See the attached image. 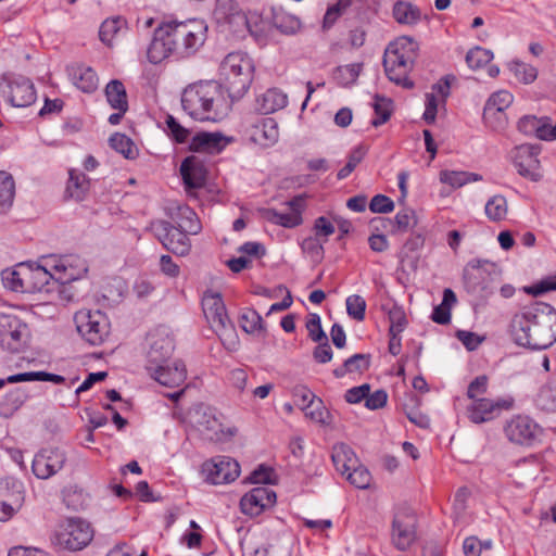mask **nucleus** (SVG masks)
I'll return each instance as SVG.
<instances>
[{"label":"nucleus","mask_w":556,"mask_h":556,"mask_svg":"<svg viewBox=\"0 0 556 556\" xmlns=\"http://www.w3.org/2000/svg\"><path fill=\"white\" fill-rule=\"evenodd\" d=\"M514 342L531 350H545L556 341V309L534 302L516 313L509 325Z\"/></svg>","instance_id":"1"},{"label":"nucleus","mask_w":556,"mask_h":556,"mask_svg":"<svg viewBox=\"0 0 556 556\" xmlns=\"http://www.w3.org/2000/svg\"><path fill=\"white\" fill-rule=\"evenodd\" d=\"M231 104L220 84L214 80L189 85L181 94L184 111L201 122L223 119L230 112Z\"/></svg>","instance_id":"2"},{"label":"nucleus","mask_w":556,"mask_h":556,"mask_svg":"<svg viewBox=\"0 0 556 556\" xmlns=\"http://www.w3.org/2000/svg\"><path fill=\"white\" fill-rule=\"evenodd\" d=\"M418 50L417 41L408 36H401L388 45L383 55V67L392 83L406 89L414 87L408 75L418 56Z\"/></svg>","instance_id":"3"},{"label":"nucleus","mask_w":556,"mask_h":556,"mask_svg":"<svg viewBox=\"0 0 556 556\" xmlns=\"http://www.w3.org/2000/svg\"><path fill=\"white\" fill-rule=\"evenodd\" d=\"M254 62L244 52L228 53L219 66L223 90L232 102L241 99L250 89L254 76Z\"/></svg>","instance_id":"4"},{"label":"nucleus","mask_w":556,"mask_h":556,"mask_svg":"<svg viewBox=\"0 0 556 556\" xmlns=\"http://www.w3.org/2000/svg\"><path fill=\"white\" fill-rule=\"evenodd\" d=\"M202 309L210 327L219 337L223 345L228 351H236L239 345V339L235 326L227 314L222 294L206 291L202 298Z\"/></svg>","instance_id":"5"},{"label":"nucleus","mask_w":556,"mask_h":556,"mask_svg":"<svg viewBox=\"0 0 556 556\" xmlns=\"http://www.w3.org/2000/svg\"><path fill=\"white\" fill-rule=\"evenodd\" d=\"M187 419L188 424L205 441L225 442L237 433L236 428L224 427L215 408L204 404L192 406L188 412Z\"/></svg>","instance_id":"6"},{"label":"nucleus","mask_w":556,"mask_h":556,"mask_svg":"<svg viewBox=\"0 0 556 556\" xmlns=\"http://www.w3.org/2000/svg\"><path fill=\"white\" fill-rule=\"evenodd\" d=\"M177 52L191 53L198 50L206 39L207 26L203 20L190 18L184 22L164 23Z\"/></svg>","instance_id":"7"},{"label":"nucleus","mask_w":556,"mask_h":556,"mask_svg":"<svg viewBox=\"0 0 556 556\" xmlns=\"http://www.w3.org/2000/svg\"><path fill=\"white\" fill-rule=\"evenodd\" d=\"M0 92L11 105L16 108L28 106L36 100L34 84L20 75L3 74L0 78Z\"/></svg>","instance_id":"8"},{"label":"nucleus","mask_w":556,"mask_h":556,"mask_svg":"<svg viewBox=\"0 0 556 556\" xmlns=\"http://www.w3.org/2000/svg\"><path fill=\"white\" fill-rule=\"evenodd\" d=\"M55 543L68 551H80L93 538L90 525L81 519H68L55 532Z\"/></svg>","instance_id":"9"},{"label":"nucleus","mask_w":556,"mask_h":556,"mask_svg":"<svg viewBox=\"0 0 556 556\" xmlns=\"http://www.w3.org/2000/svg\"><path fill=\"white\" fill-rule=\"evenodd\" d=\"M47 266L52 269L53 285H65L83 278L88 266L84 258L78 255H49L47 256Z\"/></svg>","instance_id":"10"},{"label":"nucleus","mask_w":556,"mask_h":556,"mask_svg":"<svg viewBox=\"0 0 556 556\" xmlns=\"http://www.w3.org/2000/svg\"><path fill=\"white\" fill-rule=\"evenodd\" d=\"M77 331L91 345L101 344L109 334V321L100 311L81 309L74 317Z\"/></svg>","instance_id":"11"},{"label":"nucleus","mask_w":556,"mask_h":556,"mask_svg":"<svg viewBox=\"0 0 556 556\" xmlns=\"http://www.w3.org/2000/svg\"><path fill=\"white\" fill-rule=\"evenodd\" d=\"M29 338L25 323L13 315L0 314V348L10 352L24 349Z\"/></svg>","instance_id":"12"},{"label":"nucleus","mask_w":556,"mask_h":556,"mask_svg":"<svg viewBox=\"0 0 556 556\" xmlns=\"http://www.w3.org/2000/svg\"><path fill=\"white\" fill-rule=\"evenodd\" d=\"M150 229L168 251L181 256L189 253L191 243L188 232L182 231L166 220L152 222Z\"/></svg>","instance_id":"13"},{"label":"nucleus","mask_w":556,"mask_h":556,"mask_svg":"<svg viewBox=\"0 0 556 556\" xmlns=\"http://www.w3.org/2000/svg\"><path fill=\"white\" fill-rule=\"evenodd\" d=\"M213 14L216 22L233 35L242 36L249 29L247 15L235 0H216Z\"/></svg>","instance_id":"14"},{"label":"nucleus","mask_w":556,"mask_h":556,"mask_svg":"<svg viewBox=\"0 0 556 556\" xmlns=\"http://www.w3.org/2000/svg\"><path fill=\"white\" fill-rule=\"evenodd\" d=\"M541 432L538 424L526 415H515L504 426L505 437L511 443L530 445Z\"/></svg>","instance_id":"15"},{"label":"nucleus","mask_w":556,"mask_h":556,"mask_svg":"<svg viewBox=\"0 0 556 556\" xmlns=\"http://www.w3.org/2000/svg\"><path fill=\"white\" fill-rule=\"evenodd\" d=\"M514 101V96L507 90H498L490 96L484 110L483 119L494 130L504 129L507 125L505 110Z\"/></svg>","instance_id":"16"},{"label":"nucleus","mask_w":556,"mask_h":556,"mask_svg":"<svg viewBox=\"0 0 556 556\" xmlns=\"http://www.w3.org/2000/svg\"><path fill=\"white\" fill-rule=\"evenodd\" d=\"M22 276L25 280V293H49L52 290L50 283L53 281V275L52 269L47 266V256L41 257L38 264L25 262V273Z\"/></svg>","instance_id":"17"},{"label":"nucleus","mask_w":556,"mask_h":556,"mask_svg":"<svg viewBox=\"0 0 556 556\" xmlns=\"http://www.w3.org/2000/svg\"><path fill=\"white\" fill-rule=\"evenodd\" d=\"M203 472L213 484H223L235 481L240 475L237 460L228 456H216L203 464Z\"/></svg>","instance_id":"18"},{"label":"nucleus","mask_w":556,"mask_h":556,"mask_svg":"<svg viewBox=\"0 0 556 556\" xmlns=\"http://www.w3.org/2000/svg\"><path fill=\"white\" fill-rule=\"evenodd\" d=\"M513 399H477L468 406V418L475 424L488 422L496 418L503 410L513 407Z\"/></svg>","instance_id":"19"},{"label":"nucleus","mask_w":556,"mask_h":556,"mask_svg":"<svg viewBox=\"0 0 556 556\" xmlns=\"http://www.w3.org/2000/svg\"><path fill=\"white\" fill-rule=\"evenodd\" d=\"M66 462V454L61 448H45L38 452L31 464L34 475L38 479H48L58 473Z\"/></svg>","instance_id":"20"},{"label":"nucleus","mask_w":556,"mask_h":556,"mask_svg":"<svg viewBox=\"0 0 556 556\" xmlns=\"http://www.w3.org/2000/svg\"><path fill=\"white\" fill-rule=\"evenodd\" d=\"M497 266L489 261H471L464 269V281L472 292L483 291L488 288L486 278L498 275Z\"/></svg>","instance_id":"21"},{"label":"nucleus","mask_w":556,"mask_h":556,"mask_svg":"<svg viewBox=\"0 0 556 556\" xmlns=\"http://www.w3.org/2000/svg\"><path fill=\"white\" fill-rule=\"evenodd\" d=\"M511 160L519 175L532 181L542 178L538 151L528 144L516 147L511 152Z\"/></svg>","instance_id":"22"},{"label":"nucleus","mask_w":556,"mask_h":556,"mask_svg":"<svg viewBox=\"0 0 556 556\" xmlns=\"http://www.w3.org/2000/svg\"><path fill=\"white\" fill-rule=\"evenodd\" d=\"M416 518L410 513H399L392 522V542L400 551L407 549L416 539Z\"/></svg>","instance_id":"23"},{"label":"nucleus","mask_w":556,"mask_h":556,"mask_svg":"<svg viewBox=\"0 0 556 556\" xmlns=\"http://www.w3.org/2000/svg\"><path fill=\"white\" fill-rule=\"evenodd\" d=\"M147 369L155 381L168 388L181 386L187 378L186 365L181 361H174L172 365L167 363L153 365Z\"/></svg>","instance_id":"24"},{"label":"nucleus","mask_w":556,"mask_h":556,"mask_svg":"<svg viewBox=\"0 0 556 556\" xmlns=\"http://www.w3.org/2000/svg\"><path fill=\"white\" fill-rule=\"evenodd\" d=\"M276 502V493L266 486H257L247 493L240 501L241 510L249 516L260 515L264 508Z\"/></svg>","instance_id":"25"},{"label":"nucleus","mask_w":556,"mask_h":556,"mask_svg":"<svg viewBox=\"0 0 556 556\" xmlns=\"http://www.w3.org/2000/svg\"><path fill=\"white\" fill-rule=\"evenodd\" d=\"M231 138L226 137L218 131H200L192 137L190 150L193 152L217 154L222 152L231 142Z\"/></svg>","instance_id":"26"},{"label":"nucleus","mask_w":556,"mask_h":556,"mask_svg":"<svg viewBox=\"0 0 556 556\" xmlns=\"http://www.w3.org/2000/svg\"><path fill=\"white\" fill-rule=\"evenodd\" d=\"M149 340L147 367L167 363L174 351L173 338L164 332H155L150 334Z\"/></svg>","instance_id":"27"},{"label":"nucleus","mask_w":556,"mask_h":556,"mask_svg":"<svg viewBox=\"0 0 556 556\" xmlns=\"http://www.w3.org/2000/svg\"><path fill=\"white\" fill-rule=\"evenodd\" d=\"M177 51L175 42L162 24L154 31V37L148 48L147 55L151 63L157 64L168 58L173 52Z\"/></svg>","instance_id":"28"},{"label":"nucleus","mask_w":556,"mask_h":556,"mask_svg":"<svg viewBox=\"0 0 556 556\" xmlns=\"http://www.w3.org/2000/svg\"><path fill=\"white\" fill-rule=\"evenodd\" d=\"M180 175L182 177L186 190L202 188L206 181V169L203 162L194 156L186 157L180 165Z\"/></svg>","instance_id":"29"},{"label":"nucleus","mask_w":556,"mask_h":556,"mask_svg":"<svg viewBox=\"0 0 556 556\" xmlns=\"http://www.w3.org/2000/svg\"><path fill=\"white\" fill-rule=\"evenodd\" d=\"M288 204L290 205L289 212L279 213L274 208H266L262 212L263 218L273 224L281 225L288 228L299 226L302 223L300 211L301 199L295 198L291 200Z\"/></svg>","instance_id":"30"},{"label":"nucleus","mask_w":556,"mask_h":556,"mask_svg":"<svg viewBox=\"0 0 556 556\" xmlns=\"http://www.w3.org/2000/svg\"><path fill=\"white\" fill-rule=\"evenodd\" d=\"M67 74L72 84L83 92L91 93L98 88V76L89 66L81 64L68 66Z\"/></svg>","instance_id":"31"},{"label":"nucleus","mask_w":556,"mask_h":556,"mask_svg":"<svg viewBox=\"0 0 556 556\" xmlns=\"http://www.w3.org/2000/svg\"><path fill=\"white\" fill-rule=\"evenodd\" d=\"M251 139L262 146L271 147L279 139V128L277 122L271 117L262 118L251 128Z\"/></svg>","instance_id":"32"},{"label":"nucleus","mask_w":556,"mask_h":556,"mask_svg":"<svg viewBox=\"0 0 556 556\" xmlns=\"http://www.w3.org/2000/svg\"><path fill=\"white\" fill-rule=\"evenodd\" d=\"M288 104V96L279 88H269L256 98V109L263 114H270Z\"/></svg>","instance_id":"33"},{"label":"nucleus","mask_w":556,"mask_h":556,"mask_svg":"<svg viewBox=\"0 0 556 556\" xmlns=\"http://www.w3.org/2000/svg\"><path fill=\"white\" fill-rule=\"evenodd\" d=\"M331 458L337 471L342 476L355 468L359 462L354 451L344 443L333 445Z\"/></svg>","instance_id":"34"},{"label":"nucleus","mask_w":556,"mask_h":556,"mask_svg":"<svg viewBox=\"0 0 556 556\" xmlns=\"http://www.w3.org/2000/svg\"><path fill=\"white\" fill-rule=\"evenodd\" d=\"M172 219L177 224V228L190 235H197L201 230L200 220L195 212L187 205L177 207V212L170 215Z\"/></svg>","instance_id":"35"},{"label":"nucleus","mask_w":556,"mask_h":556,"mask_svg":"<svg viewBox=\"0 0 556 556\" xmlns=\"http://www.w3.org/2000/svg\"><path fill=\"white\" fill-rule=\"evenodd\" d=\"M0 501L8 502L14 507H22L24 502L23 484L13 478L0 480Z\"/></svg>","instance_id":"36"},{"label":"nucleus","mask_w":556,"mask_h":556,"mask_svg":"<svg viewBox=\"0 0 556 556\" xmlns=\"http://www.w3.org/2000/svg\"><path fill=\"white\" fill-rule=\"evenodd\" d=\"M28 399V393L22 388L9 391L0 402V416L10 418L17 412Z\"/></svg>","instance_id":"37"},{"label":"nucleus","mask_w":556,"mask_h":556,"mask_svg":"<svg viewBox=\"0 0 556 556\" xmlns=\"http://www.w3.org/2000/svg\"><path fill=\"white\" fill-rule=\"evenodd\" d=\"M25 381H50L56 384L63 383L65 378L60 375L46 371H29L9 376L7 379H0V389L8 383H17Z\"/></svg>","instance_id":"38"},{"label":"nucleus","mask_w":556,"mask_h":556,"mask_svg":"<svg viewBox=\"0 0 556 556\" xmlns=\"http://www.w3.org/2000/svg\"><path fill=\"white\" fill-rule=\"evenodd\" d=\"M105 97L112 109L117 111L128 110L127 93L122 81L111 80L105 87Z\"/></svg>","instance_id":"39"},{"label":"nucleus","mask_w":556,"mask_h":556,"mask_svg":"<svg viewBox=\"0 0 556 556\" xmlns=\"http://www.w3.org/2000/svg\"><path fill=\"white\" fill-rule=\"evenodd\" d=\"M393 17L400 24L415 25L420 21V10L410 2L397 1L393 5Z\"/></svg>","instance_id":"40"},{"label":"nucleus","mask_w":556,"mask_h":556,"mask_svg":"<svg viewBox=\"0 0 556 556\" xmlns=\"http://www.w3.org/2000/svg\"><path fill=\"white\" fill-rule=\"evenodd\" d=\"M482 180V176L477 173L465 170H441L440 181L452 188H460L467 184Z\"/></svg>","instance_id":"41"},{"label":"nucleus","mask_w":556,"mask_h":556,"mask_svg":"<svg viewBox=\"0 0 556 556\" xmlns=\"http://www.w3.org/2000/svg\"><path fill=\"white\" fill-rule=\"evenodd\" d=\"M25 273V262L16 264L12 268H7L1 273V279L3 286L14 292H24V277L22 274Z\"/></svg>","instance_id":"42"},{"label":"nucleus","mask_w":556,"mask_h":556,"mask_svg":"<svg viewBox=\"0 0 556 556\" xmlns=\"http://www.w3.org/2000/svg\"><path fill=\"white\" fill-rule=\"evenodd\" d=\"M370 356L368 354H354L344 364L333 370L337 378H342L350 372H363L369 368Z\"/></svg>","instance_id":"43"},{"label":"nucleus","mask_w":556,"mask_h":556,"mask_svg":"<svg viewBox=\"0 0 556 556\" xmlns=\"http://www.w3.org/2000/svg\"><path fill=\"white\" fill-rule=\"evenodd\" d=\"M484 213L491 222L497 223L504 220L508 214L506 198L502 194L491 197L484 205Z\"/></svg>","instance_id":"44"},{"label":"nucleus","mask_w":556,"mask_h":556,"mask_svg":"<svg viewBox=\"0 0 556 556\" xmlns=\"http://www.w3.org/2000/svg\"><path fill=\"white\" fill-rule=\"evenodd\" d=\"M15 198V181L13 176L0 170V208L7 212L11 208Z\"/></svg>","instance_id":"45"},{"label":"nucleus","mask_w":556,"mask_h":556,"mask_svg":"<svg viewBox=\"0 0 556 556\" xmlns=\"http://www.w3.org/2000/svg\"><path fill=\"white\" fill-rule=\"evenodd\" d=\"M89 190V181L84 174H77L74 170L70 172V179L66 186V194L76 200H84Z\"/></svg>","instance_id":"46"},{"label":"nucleus","mask_w":556,"mask_h":556,"mask_svg":"<svg viewBox=\"0 0 556 556\" xmlns=\"http://www.w3.org/2000/svg\"><path fill=\"white\" fill-rule=\"evenodd\" d=\"M110 146L125 159L134 160L138 155V149L132 140L124 134L116 132L109 139Z\"/></svg>","instance_id":"47"},{"label":"nucleus","mask_w":556,"mask_h":556,"mask_svg":"<svg viewBox=\"0 0 556 556\" xmlns=\"http://www.w3.org/2000/svg\"><path fill=\"white\" fill-rule=\"evenodd\" d=\"M239 324L247 333L254 334L265 330L262 316L253 308H244L241 312Z\"/></svg>","instance_id":"48"},{"label":"nucleus","mask_w":556,"mask_h":556,"mask_svg":"<svg viewBox=\"0 0 556 556\" xmlns=\"http://www.w3.org/2000/svg\"><path fill=\"white\" fill-rule=\"evenodd\" d=\"M124 25L125 21L119 17L105 20L100 26V40L106 46L111 47L113 45L114 38L122 30Z\"/></svg>","instance_id":"49"},{"label":"nucleus","mask_w":556,"mask_h":556,"mask_svg":"<svg viewBox=\"0 0 556 556\" xmlns=\"http://www.w3.org/2000/svg\"><path fill=\"white\" fill-rule=\"evenodd\" d=\"M302 409L304 410L305 416L314 422L321 425H329L331 422V415L325 407L321 400L313 401L312 404L304 405Z\"/></svg>","instance_id":"50"},{"label":"nucleus","mask_w":556,"mask_h":556,"mask_svg":"<svg viewBox=\"0 0 556 556\" xmlns=\"http://www.w3.org/2000/svg\"><path fill=\"white\" fill-rule=\"evenodd\" d=\"M536 403L543 410L556 412V381H551L541 388Z\"/></svg>","instance_id":"51"},{"label":"nucleus","mask_w":556,"mask_h":556,"mask_svg":"<svg viewBox=\"0 0 556 556\" xmlns=\"http://www.w3.org/2000/svg\"><path fill=\"white\" fill-rule=\"evenodd\" d=\"M545 118H536L532 115L523 116L518 122V129L527 136H534L541 139L544 131Z\"/></svg>","instance_id":"52"},{"label":"nucleus","mask_w":556,"mask_h":556,"mask_svg":"<svg viewBox=\"0 0 556 556\" xmlns=\"http://www.w3.org/2000/svg\"><path fill=\"white\" fill-rule=\"evenodd\" d=\"M372 104L376 117L371 121L372 126L378 127L384 124L391 116L392 101L378 94L375 96Z\"/></svg>","instance_id":"53"},{"label":"nucleus","mask_w":556,"mask_h":556,"mask_svg":"<svg viewBox=\"0 0 556 556\" xmlns=\"http://www.w3.org/2000/svg\"><path fill=\"white\" fill-rule=\"evenodd\" d=\"M509 70L514 74L515 78L523 84H531L538 77V70L525 62L514 61L510 63Z\"/></svg>","instance_id":"54"},{"label":"nucleus","mask_w":556,"mask_h":556,"mask_svg":"<svg viewBox=\"0 0 556 556\" xmlns=\"http://www.w3.org/2000/svg\"><path fill=\"white\" fill-rule=\"evenodd\" d=\"M492 59V51L481 47H476L468 51L466 55V63L471 70H479L484 65H488Z\"/></svg>","instance_id":"55"},{"label":"nucleus","mask_w":556,"mask_h":556,"mask_svg":"<svg viewBox=\"0 0 556 556\" xmlns=\"http://www.w3.org/2000/svg\"><path fill=\"white\" fill-rule=\"evenodd\" d=\"M361 73V64L352 63L339 66L334 72V79L341 86H350L354 84Z\"/></svg>","instance_id":"56"},{"label":"nucleus","mask_w":556,"mask_h":556,"mask_svg":"<svg viewBox=\"0 0 556 556\" xmlns=\"http://www.w3.org/2000/svg\"><path fill=\"white\" fill-rule=\"evenodd\" d=\"M351 484L358 489H366L369 486L371 481V475L366 467L357 463L355 468H352L346 475H344Z\"/></svg>","instance_id":"57"},{"label":"nucleus","mask_w":556,"mask_h":556,"mask_svg":"<svg viewBox=\"0 0 556 556\" xmlns=\"http://www.w3.org/2000/svg\"><path fill=\"white\" fill-rule=\"evenodd\" d=\"M346 312L350 317L357 321H362L365 318L366 311V301L363 296L358 294H353L348 296L346 301Z\"/></svg>","instance_id":"58"},{"label":"nucleus","mask_w":556,"mask_h":556,"mask_svg":"<svg viewBox=\"0 0 556 556\" xmlns=\"http://www.w3.org/2000/svg\"><path fill=\"white\" fill-rule=\"evenodd\" d=\"M323 241H320L317 237H308L303 240L301 248L302 251L309 256V258L319 263L324 258V247Z\"/></svg>","instance_id":"59"},{"label":"nucleus","mask_w":556,"mask_h":556,"mask_svg":"<svg viewBox=\"0 0 556 556\" xmlns=\"http://www.w3.org/2000/svg\"><path fill=\"white\" fill-rule=\"evenodd\" d=\"M549 291H556V273L554 275L546 276L532 286L523 287V292L532 296H539Z\"/></svg>","instance_id":"60"},{"label":"nucleus","mask_w":556,"mask_h":556,"mask_svg":"<svg viewBox=\"0 0 556 556\" xmlns=\"http://www.w3.org/2000/svg\"><path fill=\"white\" fill-rule=\"evenodd\" d=\"M350 4V0H339L336 4L329 7L324 16V27H331Z\"/></svg>","instance_id":"61"},{"label":"nucleus","mask_w":556,"mask_h":556,"mask_svg":"<svg viewBox=\"0 0 556 556\" xmlns=\"http://www.w3.org/2000/svg\"><path fill=\"white\" fill-rule=\"evenodd\" d=\"M455 336L468 351L477 350L485 340L484 336L467 330H457Z\"/></svg>","instance_id":"62"},{"label":"nucleus","mask_w":556,"mask_h":556,"mask_svg":"<svg viewBox=\"0 0 556 556\" xmlns=\"http://www.w3.org/2000/svg\"><path fill=\"white\" fill-rule=\"evenodd\" d=\"M364 156H365V150L363 148H356L355 150H353V152L349 156V161L345 164V166H343L339 170L338 178L339 179L346 178L354 170V168L361 163V161L364 159Z\"/></svg>","instance_id":"63"},{"label":"nucleus","mask_w":556,"mask_h":556,"mask_svg":"<svg viewBox=\"0 0 556 556\" xmlns=\"http://www.w3.org/2000/svg\"><path fill=\"white\" fill-rule=\"evenodd\" d=\"M306 329L308 331L309 338L314 342H321L326 340V333L324 332L320 324V317L317 314H311L309 318L306 323Z\"/></svg>","instance_id":"64"}]
</instances>
